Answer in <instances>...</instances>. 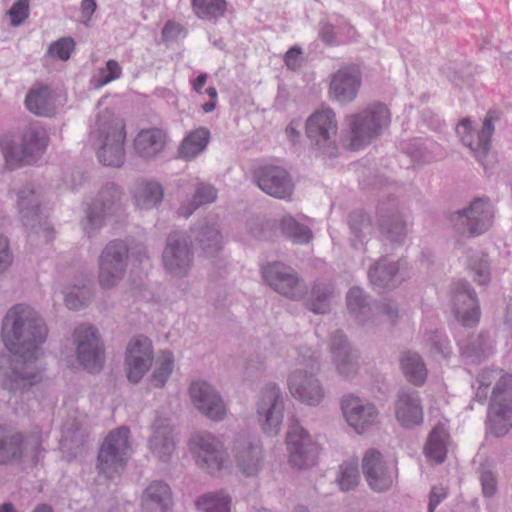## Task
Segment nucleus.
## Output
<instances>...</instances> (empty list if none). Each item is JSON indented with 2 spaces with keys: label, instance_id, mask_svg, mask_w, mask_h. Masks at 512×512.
<instances>
[{
  "label": "nucleus",
  "instance_id": "1",
  "mask_svg": "<svg viewBox=\"0 0 512 512\" xmlns=\"http://www.w3.org/2000/svg\"><path fill=\"white\" fill-rule=\"evenodd\" d=\"M5 351L0 354V384L8 391L23 390L41 380L36 365L47 327L37 311L27 304L9 308L1 331Z\"/></svg>",
  "mask_w": 512,
  "mask_h": 512
},
{
  "label": "nucleus",
  "instance_id": "2",
  "mask_svg": "<svg viewBox=\"0 0 512 512\" xmlns=\"http://www.w3.org/2000/svg\"><path fill=\"white\" fill-rule=\"evenodd\" d=\"M103 105L104 99H101L89 126V142L100 163L120 167L125 160L126 125L112 109Z\"/></svg>",
  "mask_w": 512,
  "mask_h": 512
},
{
  "label": "nucleus",
  "instance_id": "3",
  "mask_svg": "<svg viewBox=\"0 0 512 512\" xmlns=\"http://www.w3.org/2000/svg\"><path fill=\"white\" fill-rule=\"evenodd\" d=\"M494 382L487 429L495 436H503L512 428V374L496 369L484 370L476 380L475 397L480 402L485 401Z\"/></svg>",
  "mask_w": 512,
  "mask_h": 512
},
{
  "label": "nucleus",
  "instance_id": "4",
  "mask_svg": "<svg viewBox=\"0 0 512 512\" xmlns=\"http://www.w3.org/2000/svg\"><path fill=\"white\" fill-rule=\"evenodd\" d=\"M48 145L46 131L31 125L22 131H9L0 137V151L5 168L15 170L39 161Z\"/></svg>",
  "mask_w": 512,
  "mask_h": 512
},
{
  "label": "nucleus",
  "instance_id": "5",
  "mask_svg": "<svg viewBox=\"0 0 512 512\" xmlns=\"http://www.w3.org/2000/svg\"><path fill=\"white\" fill-rule=\"evenodd\" d=\"M319 357L310 349H305L297 359L296 368L288 377V389L297 400L311 406L318 405L324 398L325 392L316 378L319 371Z\"/></svg>",
  "mask_w": 512,
  "mask_h": 512
},
{
  "label": "nucleus",
  "instance_id": "6",
  "mask_svg": "<svg viewBox=\"0 0 512 512\" xmlns=\"http://www.w3.org/2000/svg\"><path fill=\"white\" fill-rule=\"evenodd\" d=\"M189 452L196 465L210 474L229 471L232 459L223 441L210 432H197L188 442Z\"/></svg>",
  "mask_w": 512,
  "mask_h": 512
},
{
  "label": "nucleus",
  "instance_id": "7",
  "mask_svg": "<svg viewBox=\"0 0 512 512\" xmlns=\"http://www.w3.org/2000/svg\"><path fill=\"white\" fill-rule=\"evenodd\" d=\"M390 123L388 108L380 103H373L345 117L352 145L355 148L377 137Z\"/></svg>",
  "mask_w": 512,
  "mask_h": 512
},
{
  "label": "nucleus",
  "instance_id": "8",
  "mask_svg": "<svg viewBox=\"0 0 512 512\" xmlns=\"http://www.w3.org/2000/svg\"><path fill=\"white\" fill-rule=\"evenodd\" d=\"M305 132L312 148L325 156H334L338 147V121L329 107H321L306 120Z\"/></svg>",
  "mask_w": 512,
  "mask_h": 512
},
{
  "label": "nucleus",
  "instance_id": "9",
  "mask_svg": "<svg viewBox=\"0 0 512 512\" xmlns=\"http://www.w3.org/2000/svg\"><path fill=\"white\" fill-rule=\"evenodd\" d=\"M129 429L119 427L105 438L98 455V469L107 478L119 475L130 457Z\"/></svg>",
  "mask_w": 512,
  "mask_h": 512
},
{
  "label": "nucleus",
  "instance_id": "10",
  "mask_svg": "<svg viewBox=\"0 0 512 512\" xmlns=\"http://www.w3.org/2000/svg\"><path fill=\"white\" fill-rule=\"evenodd\" d=\"M288 461L294 468L306 470L318 462L320 447L298 422L289 425L285 438Z\"/></svg>",
  "mask_w": 512,
  "mask_h": 512
},
{
  "label": "nucleus",
  "instance_id": "11",
  "mask_svg": "<svg viewBox=\"0 0 512 512\" xmlns=\"http://www.w3.org/2000/svg\"><path fill=\"white\" fill-rule=\"evenodd\" d=\"M284 397L275 383L266 384L259 392L256 402V418L267 436H276L283 423Z\"/></svg>",
  "mask_w": 512,
  "mask_h": 512
},
{
  "label": "nucleus",
  "instance_id": "12",
  "mask_svg": "<svg viewBox=\"0 0 512 512\" xmlns=\"http://www.w3.org/2000/svg\"><path fill=\"white\" fill-rule=\"evenodd\" d=\"M128 261V247L124 241L109 242L98 261V283L104 290L116 287L123 279Z\"/></svg>",
  "mask_w": 512,
  "mask_h": 512
},
{
  "label": "nucleus",
  "instance_id": "13",
  "mask_svg": "<svg viewBox=\"0 0 512 512\" xmlns=\"http://www.w3.org/2000/svg\"><path fill=\"white\" fill-rule=\"evenodd\" d=\"M75 361L89 372H98L104 364V348L97 330L88 324H81L73 332Z\"/></svg>",
  "mask_w": 512,
  "mask_h": 512
},
{
  "label": "nucleus",
  "instance_id": "14",
  "mask_svg": "<svg viewBox=\"0 0 512 512\" xmlns=\"http://www.w3.org/2000/svg\"><path fill=\"white\" fill-rule=\"evenodd\" d=\"M493 217L492 204L488 200L477 198L466 208L455 212L451 221L458 232L476 236L486 232L492 226Z\"/></svg>",
  "mask_w": 512,
  "mask_h": 512
},
{
  "label": "nucleus",
  "instance_id": "15",
  "mask_svg": "<svg viewBox=\"0 0 512 512\" xmlns=\"http://www.w3.org/2000/svg\"><path fill=\"white\" fill-rule=\"evenodd\" d=\"M154 357L153 343L148 337H133L126 346L124 357V371L128 381L139 383L151 370Z\"/></svg>",
  "mask_w": 512,
  "mask_h": 512
},
{
  "label": "nucleus",
  "instance_id": "16",
  "mask_svg": "<svg viewBox=\"0 0 512 512\" xmlns=\"http://www.w3.org/2000/svg\"><path fill=\"white\" fill-rule=\"evenodd\" d=\"M188 394L195 409L208 419L220 422L226 418L227 405L221 394L209 382L202 379L192 381Z\"/></svg>",
  "mask_w": 512,
  "mask_h": 512
},
{
  "label": "nucleus",
  "instance_id": "17",
  "mask_svg": "<svg viewBox=\"0 0 512 512\" xmlns=\"http://www.w3.org/2000/svg\"><path fill=\"white\" fill-rule=\"evenodd\" d=\"M494 132V126L490 118H485L481 130L475 134L472 130L471 121L469 119L462 120L456 127V133L460 137L462 143L467 146L474 157L484 167L485 170L490 168V164L494 159V155L490 153V139Z\"/></svg>",
  "mask_w": 512,
  "mask_h": 512
},
{
  "label": "nucleus",
  "instance_id": "18",
  "mask_svg": "<svg viewBox=\"0 0 512 512\" xmlns=\"http://www.w3.org/2000/svg\"><path fill=\"white\" fill-rule=\"evenodd\" d=\"M120 188L109 183L99 192L98 197L87 210L83 221V229L86 234L92 235L105 223L107 217L113 215L120 207Z\"/></svg>",
  "mask_w": 512,
  "mask_h": 512
},
{
  "label": "nucleus",
  "instance_id": "19",
  "mask_svg": "<svg viewBox=\"0 0 512 512\" xmlns=\"http://www.w3.org/2000/svg\"><path fill=\"white\" fill-rule=\"evenodd\" d=\"M162 261L165 270L175 277L186 276L193 263L190 243L182 232H173L167 238Z\"/></svg>",
  "mask_w": 512,
  "mask_h": 512
},
{
  "label": "nucleus",
  "instance_id": "20",
  "mask_svg": "<svg viewBox=\"0 0 512 512\" xmlns=\"http://www.w3.org/2000/svg\"><path fill=\"white\" fill-rule=\"evenodd\" d=\"M362 85L359 66L347 64L331 74L328 95L333 101L347 104L356 99Z\"/></svg>",
  "mask_w": 512,
  "mask_h": 512
},
{
  "label": "nucleus",
  "instance_id": "21",
  "mask_svg": "<svg viewBox=\"0 0 512 512\" xmlns=\"http://www.w3.org/2000/svg\"><path fill=\"white\" fill-rule=\"evenodd\" d=\"M362 469L368 485L375 491L388 489L396 475L395 463L383 458L382 454L375 450H368L362 462Z\"/></svg>",
  "mask_w": 512,
  "mask_h": 512
},
{
  "label": "nucleus",
  "instance_id": "22",
  "mask_svg": "<svg viewBox=\"0 0 512 512\" xmlns=\"http://www.w3.org/2000/svg\"><path fill=\"white\" fill-rule=\"evenodd\" d=\"M266 283L277 293L291 299H298L304 294V286L296 272L283 263L275 262L262 270Z\"/></svg>",
  "mask_w": 512,
  "mask_h": 512
},
{
  "label": "nucleus",
  "instance_id": "23",
  "mask_svg": "<svg viewBox=\"0 0 512 512\" xmlns=\"http://www.w3.org/2000/svg\"><path fill=\"white\" fill-rule=\"evenodd\" d=\"M232 455V463H235L241 473L252 476L260 471L263 448L259 439L246 435L238 436L232 446Z\"/></svg>",
  "mask_w": 512,
  "mask_h": 512
},
{
  "label": "nucleus",
  "instance_id": "24",
  "mask_svg": "<svg viewBox=\"0 0 512 512\" xmlns=\"http://www.w3.org/2000/svg\"><path fill=\"white\" fill-rule=\"evenodd\" d=\"M25 107L37 116L51 117L64 103L60 90L44 83H35L25 97Z\"/></svg>",
  "mask_w": 512,
  "mask_h": 512
},
{
  "label": "nucleus",
  "instance_id": "25",
  "mask_svg": "<svg viewBox=\"0 0 512 512\" xmlns=\"http://www.w3.org/2000/svg\"><path fill=\"white\" fill-rule=\"evenodd\" d=\"M342 412L347 424L358 434H362L375 425L378 411L375 405L354 395L342 399Z\"/></svg>",
  "mask_w": 512,
  "mask_h": 512
},
{
  "label": "nucleus",
  "instance_id": "26",
  "mask_svg": "<svg viewBox=\"0 0 512 512\" xmlns=\"http://www.w3.org/2000/svg\"><path fill=\"white\" fill-rule=\"evenodd\" d=\"M394 416L404 428L421 425L424 420V409L420 393L412 388L399 390L394 402Z\"/></svg>",
  "mask_w": 512,
  "mask_h": 512
},
{
  "label": "nucleus",
  "instance_id": "27",
  "mask_svg": "<svg viewBox=\"0 0 512 512\" xmlns=\"http://www.w3.org/2000/svg\"><path fill=\"white\" fill-rule=\"evenodd\" d=\"M258 187L266 194L286 199L293 192V182L288 172L279 166H263L255 172Z\"/></svg>",
  "mask_w": 512,
  "mask_h": 512
},
{
  "label": "nucleus",
  "instance_id": "28",
  "mask_svg": "<svg viewBox=\"0 0 512 512\" xmlns=\"http://www.w3.org/2000/svg\"><path fill=\"white\" fill-rule=\"evenodd\" d=\"M452 303L455 316L464 326L475 325L480 318L476 294L465 281H458L452 288Z\"/></svg>",
  "mask_w": 512,
  "mask_h": 512
},
{
  "label": "nucleus",
  "instance_id": "29",
  "mask_svg": "<svg viewBox=\"0 0 512 512\" xmlns=\"http://www.w3.org/2000/svg\"><path fill=\"white\" fill-rule=\"evenodd\" d=\"M42 448L37 437L23 439L20 434L0 437V464L8 463L21 457H30L38 461L42 455Z\"/></svg>",
  "mask_w": 512,
  "mask_h": 512
},
{
  "label": "nucleus",
  "instance_id": "30",
  "mask_svg": "<svg viewBox=\"0 0 512 512\" xmlns=\"http://www.w3.org/2000/svg\"><path fill=\"white\" fill-rule=\"evenodd\" d=\"M149 448L160 460L168 461L170 459L175 451L174 428L171 419L160 416L155 418Z\"/></svg>",
  "mask_w": 512,
  "mask_h": 512
},
{
  "label": "nucleus",
  "instance_id": "31",
  "mask_svg": "<svg viewBox=\"0 0 512 512\" xmlns=\"http://www.w3.org/2000/svg\"><path fill=\"white\" fill-rule=\"evenodd\" d=\"M331 354L335 367L342 377L350 379L356 375L358 371L356 352L347 344L344 335L340 332L332 338Z\"/></svg>",
  "mask_w": 512,
  "mask_h": 512
},
{
  "label": "nucleus",
  "instance_id": "32",
  "mask_svg": "<svg viewBox=\"0 0 512 512\" xmlns=\"http://www.w3.org/2000/svg\"><path fill=\"white\" fill-rule=\"evenodd\" d=\"M143 512H170L172 493L168 484L163 481H152L141 497Z\"/></svg>",
  "mask_w": 512,
  "mask_h": 512
},
{
  "label": "nucleus",
  "instance_id": "33",
  "mask_svg": "<svg viewBox=\"0 0 512 512\" xmlns=\"http://www.w3.org/2000/svg\"><path fill=\"white\" fill-rule=\"evenodd\" d=\"M166 144V133L159 128L141 130L134 139L136 153L142 158H153L161 153Z\"/></svg>",
  "mask_w": 512,
  "mask_h": 512
},
{
  "label": "nucleus",
  "instance_id": "34",
  "mask_svg": "<svg viewBox=\"0 0 512 512\" xmlns=\"http://www.w3.org/2000/svg\"><path fill=\"white\" fill-rule=\"evenodd\" d=\"M401 264L389 258L377 262L368 272L370 282L374 289L393 287L398 281Z\"/></svg>",
  "mask_w": 512,
  "mask_h": 512
},
{
  "label": "nucleus",
  "instance_id": "35",
  "mask_svg": "<svg viewBox=\"0 0 512 512\" xmlns=\"http://www.w3.org/2000/svg\"><path fill=\"white\" fill-rule=\"evenodd\" d=\"M193 235L198 241L203 254L206 257H214L222 247V237L218 230L217 221L212 219L200 224L193 230Z\"/></svg>",
  "mask_w": 512,
  "mask_h": 512
},
{
  "label": "nucleus",
  "instance_id": "36",
  "mask_svg": "<svg viewBox=\"0 0 512 512\" xmlns=\"http://www.w3.org/2000/svg\"><path fill=\"white\" fill-rule=\"evenodd\" d=\"M175 368V357L168 349L160 350L154 357L148 383L153 388H163L169 381Z\"/></svg>",
  "mask_w": 512,
  "mask_h": 512
},
{
  "label": "nucleus",
  "instance_id": "37",
  "mask_svg": "<svg viewBox=\"0 0 512 512\" xmlns=\"http://www.w3.org/2000/svg\"><path fill=\"white\" fill-rule=\"evenodd\" d=\"M61 293L64 296L65 305L71 310L84 307L92 296L88 281L83 277L76 278L69 284H62Z\"/></svg>",
  "mask_w": 512,
  "mask_h": 512
},
{
  "label": "nucleus",
  "instance_id": "38",
  "mask_svg": "<svg viewBox=\"0 0 512 512\" xmlns=\"http://www.w3.org/2000/svg\"><path fill=\"white\" fill-rule=\"evenodd\" d=\"M448 445L449 434L446 424L439 423L429 434L424 448L425 455L436 463H441L446 458Z\"/></svg>",
  "mask_w": 512,
  "mask_h": 512
},
{
  "label": "nucleus",
  "instance_id": "39",
  "mask_svg": "<svg viewBox=\"0 0 512 512\" xmlns=\"http://www.w3.org/2000/svg\"><path fill=\"white\" fill-rule=\"evenodd\" d=\"M163 194V189L159 183L149 181L139 182L133 189L135 206L140 210L152 209L161 202Z\"/></svg>",
  "mask_w": 512,
  "mask_h": 512
},
{
  "label": "nucleus",
  "instance_id": "40",
  "mask_svg": "<svg viewBox=\"0 0 512 512\" xmlns=\"http://www.w3.org/2000/svg\"><path fill=\"white\" fill-rule=\"evenodd\" d=\"M401 369L407 380L416 386H422L427 378V368L422 357L415 352H404L400 359Z\"/></svg>",
  "mask_w": 512,
  "mask_h": 512
},
{
  "label": "nucleus",
  "instance_id": "41",
  "mask_svg": "<svg viewBox=\"0 0 512 512\" xmlns=\"http://www.w3.org/2000/svg\"><path fill=\"white\" fill-rule=\"evenodd\" d=\"M210 133L205 128L191 131L182 141L179 148L181 158L191 160L203 152L209 142Z\"/></svg>",
  "mask_w": 512,
  "mask_h": 512
},
{
  "label": "nucleus",
  "instance_id": "42",
  "mask_svg": "<svg viewBox=\"0 0 512 512\" xmlns=\"http://www.w3.org/2000/svg\"><path fill=\"white\" fill-rule=\"evenodd\" d=\"M199 512H231V497L224 491L209 492L196 501Z\"/></svg>",
  "mask_w": 512,
  "mask_h": 512
},
{
  "label": "nucleus",
  "instance_id": "43",
  "mask_svg": "<svg viewBox=\"0 0 512 512\" xmlns=\"http://www.w3.org/2000/svg\"><path fill=\"white\" fill-rule=\"evenodd\" d=\"M194 14L203 20H216L224 16L227 9L225 0H191Z\"/></svg>",
  "mask_w": 512,
  "mask_h": 512
},
{
  "label": "nucleus",
  "instance_id": "44",
  "mask_svg": "<svg viewBox=\"0 0 512 512\" xmlns=\"http://www.w3.org/2000/svg\"><path fill=\"white\" fill-rule=\"evenodd\" d=\"M216 197L217 191L213 186L205 183H197L192 203L188 206L182 205L178 212L181 216L188 217L200 205L214 202Z\"/></svg>",
  "mask_w": 512,
  "mask_h": 512
},
{
  "label": "nucleus",
  "instance_id": "45",
  "mask_svg": "<svg viewBox=\"0 0 512 512\" xmlns=\"http://www.w3.org/2000/svg\"><path fill=\"white\" fill-rule=\"evenodd\" d=\"M345 28L347 33L336 32L335 17H332L321 23L319 35L322 41L327 44H341L352 39L355 34L354 28L350 24H345Z\"/></svg>",
  "mask_w": 512,
  "mask_h": 512
},
{
  "label": "nucleus",
  "instance_id": "46",
  "mask_svg": "<svg viewBox=\"0 0 512 512\" xmlns=\"http://www.w3.org/2000/svg\"><path fill=\"white\" fill-rule=\"evenodd\" d=\"M38 195L32 186H25L16 192V205L23 219L36 215Z\"/></svg>",
  "mask_w": 512,
  "mask_h": 512
},
{
  "label": "nucleus",
  "instance_id": "47",
  "mask_svg": "<svg viewBox=\"0 0 512 512\" xmlns=\"http://www.w3.org/2000/svg\"><path fill=\"white\" fill-rule=\"evenodd\" d=\"M281 227L283 233L294 243L305 244L312 238L311 230L307 226L298 223L291 216H285L282 218Z\"/></svg>",
  "mask_w": 512,
  "mask_h": 512
},
{
  "label": "nucleus",
  "instance_id": "48",
  "mask_svg": "<svg viewBox=\"0 0 512 512\" xmlns=\"http://www.w3.org/2000/svg\"><path fill=\"white\" fill-rule=\"evenodd\" d=\"M337 481L343 491L351 490L358 484L359 471L357 460L351 459L340 465Z\"/></svg>",
  "mask_w": 512,
  "mask_h": 512
},
{
  "label": "nucleus",
  "instance_id": "49",
  "mask_svg": "<svg viewBox=\"0 0 512 512\" xmlns=\"http://www.w3.org/2000/svg\"><path fill=\"white\" fill-rule=\"evenodd\" d=\"M468 268L475 282L480 285H484L489 282L490 271L488 261L484 254H475L471 256L469 259Z\"/></svg>",
  "mask_w": 512,
  "mask_h": 512
},
{
  "label": "nucleus",
  "instance_id": "50",
  "mask_svg": "<svg viewBox=\"0 0 512 512\" xmlns=\"http://www.w3.org/2000/svg\"><path fill=\"white\" fill-rule=\"evenodd\" d=\"M122 76V67L116 60H108L104 67L99 68L93 81L96 87H103Z\"/></svg>",
  "mask_w": 512,
  "mask_h": 512
},
{
  "label": "nucleus",
  "instance_id": "51",
  "mask_svg": "<svg viewBox=\"0 0 512 512\" xmlns=\"http://www.w3.org/2000/svg\"><path fill=\"white\" fill-rule=\"evenodd\" d=\"M349 226L354 236V240L352 241L359 240L361 242L364 236L372 231L369 216L361 212H355L350 215ZM353 245L356 246V243L353 242Z\"/></svg>",
  "mask_w": 512,
  "mask_h": 512
},
{
  "label": "nucleus",
  "instance_id": "52",
  "mask_svg": "<svg viewBox=\"0 0 512 512\" xmlns=\"http://www.w3.org/2000/svg\"><path fill=\"white\" fill-rule=\"evenodd\" d=\"M75 45L72 37H62L49 45L47 55L53 59L67 61L74 51Z\"/></svg>",
  "mask_w": 512,
  "mask_h": 512
},
{
  "label": "nucleus",
  "instance_id": "53",
  "mask_svg": "<svg viewBox=\"0 0 512 512\" xmlns=\"http://www.w3.org/2000/svg\"><path fill=\"white\" fill-rule=\"evenodd\" d=\"M347 306L348 309L361 321H364L363 316L366 312L371 311V308L365 304L363 291L358 287H354L349 290L347 294Z\"/></svg>",
  "mask_w": 512,
  "mask_h": 512
},
{
  "label": "nucleus",
  "instance_id": "54",
  "mask_svg": "<svg viewBox=\"0 0 512 512\" xmlns=\"http://www.w3.org/2000/svg\"><path fill=\"white\" fill-rule=\"evenodd\" d=\"M330 288L314 289L311 298L308 301V308L314 313H325L329 308L330 299L332 297Z\"/></svg>",
  "mask_w": 512,
  "mask_h": 512
},
{
  "label": "nucleus",
  "instance_id": "55",
  "mask_svg": "<svg viewBox=\"0 0 512 512\" xmlns=\"http://www.w3.org/2000/svg\"><path fill=\"white\" fill-rule=\"evenodd\" d=\"M460 350L466 358L479 359L481 355L490 351L493 347L492 341L486 336H479L477 344L473 343L471 346L459 343Z\"/></svg>",
  "mask_w": 512,
  "mask_h": 512
},
{
  "label": "nucleus",
  "instance_id": "56",
  "mask_svg": "<svg viewBox=\"0 0 512 512\" xmlns=\"http://www.w3.org/2000/svg\"><path fill=\"white\" fill-rule=\"evenodd\" d=\"M10 19V24L18 27L24 23L29 16V2L28 0H17L7 11Z\"/></svg>",
  "mask_w": 512,
  "mask_h": 512
},
{
  "label": "nucleus",
  "instance_id": "57",
  "mask_svg": "<svg viewBox=\"0 0 512 512\" xmlns=\"http://www.w3.org/2000/svg\"><path fill=\"white\" fill-rule=\"evenodd\" d=\"M383 232L391 241L401 242L406 235L407 227L401 218H396L389 227H383Z\"/></svg>",
  "mask_w": 512,
  "mask_h": 512
},
{
  "label": "nucleus",
  "instance_id": "58",
  "mask_svg": "<svg viewBox=\"0 0 512 512\" xmlns=\"http://www.w3.org/2000/svg\"><path fill=\"white\" fill-rule=\"evenodd\" d=\"M428 341L431 344V349L439 353L443 358L448 357L450 354V346L448 339L444 335L438 332L432 333Z\"/></svg>",
  "mask_w": 512,
  "mask_h": 512
},
{
  "label": "nucleus",
  "instance_id": "59",
  "mask_svg": "<svg viewBox=\"0 0 512 512\" xmlns=\"http://www.w3.org/2000/svg\"><path fill=\"white\" fill-rule=\"evenodd\" d=\"M482 492L485 497H492L497 491L495 474L490 470H482L480 474Z\"/></svg>",
  "mask_w": 512,
  "mask_h": 512
},
{
  "label": "nucleus",
  "instance_id": "60",
  "mask_svg": "<svg viewBox=\"0 0 512 512\" xmlns=\"http://www.w3.org/2000/svg\"><path fill=\"white\" fill-rule=\"evenodd\" d=\"M97 9L95 0H82L80 5V21L86 26L92 25V17Z\"/></svg>",
  "mask_w": 512,
  "mask_h": 512
},
{
  "label": "nucleus",
  "instance_id": "61",
  "mask_svg": "<svg viewBox=\"0 0 512 512\" xmlns=\"http://www.w3.org/2000/svg\"><path fill=\"white\" fill-rule=\"evenodd\" d=\"M13 257L6 237H0V274L4 273L12 264Z\"/></svg>",
  "mask_w": 512,
  "mask_h": 512
},
{
  "label": "nucleus",
  "instance_id": "62",
  "mask_svg": "<svg viewBox=\"0 0 512 512\" xmlns=\"http://www.w3.org/2000/svg\"><path fill=\"white\" fill-rule=\"evenodd\" d=\"M182 31L183 28L179 23L168 21L162 30V36L165 41L175 40L181 35Z\"/></svg>",
  "mask_w": 512,
  "mask_h": 512
},
{
  "label": "nucleus",
  "instance_id": "63",
  "mask_svg": "<svg viewBox=\"0 0 512 512\" xmlns=\"http://www.w3.org/2000/svg\"><path fill=\"white\" fill-rule=\"evenodd\" d=\"M301 54L302 51L299 47H292L290 48L284 57L285 64L288 68L295 70L297 69L301 64Z\"/></svg>",
  "mask_w": 512,
  "mask_h": 512
},
{
  "label": "nucleus",
  "instance_id": "64",
  "mask_svg": "<svg viewBox=\"0 0 512 512\" xmlns=\"http://www.w3.org/2000/svg\"><path fill=\"white\" fill-rule=\"evenodd\" d=\"M445 497L446 489L443 486H434L430 493L429 512H433Z\"/></svg>",
  "mask_w": 512,
  "mask_h": 512
}]
</instances>
